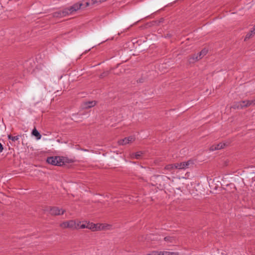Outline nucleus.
I'll return each mask as SVG.
<instances>
[{
    "label": "nucleus",
    "instance_id": "obj_2",
    "mask_svg": "<svg viewBox=\"0 0 255 255\" xmlns=\"http://www.w3.org/2000/svg\"><path fill=\"white\" fill-rule=\"evenodd\" d=\"M46 161L53 165L61 166L64 164L63 158L60 156H51L47 158Z\"/></svg>",
    "mask_w": 255,
    "mask_h": 255
},
{
    "label": "nucleus",
    "instance_id": "obj_7",
    "mask_svg": "<svg viewBox=\"0 0 255 255\" xmlns=\"http://www.w3.org/2000/svg\"><path fill=\"white\" fill-rule=\"evenodd\" d=\"M135 140V138L133 136H128V137H125L124 139H121L118 141V143L120 145H126L128 143H131L134 141Z\"/></svg>",
    "mask_w": 255,
    "mask_h": 255
},
{
    "label": "nucleus",
    "instance_id": "obj_24",
    "mask_svg": "<svg viewBox=\"0 0 255 255\" xmlns=\"http://www.w3.org/2000/svg\"><path fill=\"white\" fill-rule=\"evenodd\" d=\"M148 255H158V251H152L148 254Z\"/></svg>",
    "mask_w": 255,
    "mask_h": 255
},
{
    "label": "nucleus",
    "instance_id": "obj_13",
    "mask_svg": "<svg viewBox=\"0 0 255 255\" xmlns=\"http://www.w3.org/2000/svg\"><path fill=\"white\" fill-rule=\"evenodd\" d=\"M208 53V50L204 48L199 53H197L199 56V60L202 59L204 56H205Z\"/></svg>",
    "mask_w": 255,
    "mask_h": 255
},
{
    "label": "nucleus",
    "instance_id": "obj_16",
    "mask_svg": "<svg viewBox=\"0 0 255 255\" xmlns=\"http://www.w3.org/2000/svg\"><path fill=\"white\" fill-rule=\"evenodd\" d=\"M20 137V136L19 135H16V136H12V135L9 134L8 135V139L11 140L12 141H13V142H15V141L18 140L19 139Z\"/></svg>",
    "mask_w": 255,
    "mask_h": 255
},
{
    "label": "nucleus",
    "instance_id": "obj_10",
    "mask_svg": "<svg viewBox=\"0 0 255 255\" xmlns=\"http://www.w3.org/2000/svg\"><path fill=\"white\" fill-rule=\"evenodd\" d=\"M96 102L95 101H89L85 102L83 105H82V109H87L94 107L96 105Z\"/></svg>",
    "mask_w": 255,
    "mask_h": 255
},
{
    "label": "nucleus",
    "instance_id": "obj_22",
    "mask_svg": "<svg viewBox=\"0 0 255 255\" xmlns=\"http://www.w3.org/2000/svg\"><path fill=\"white\" fill-rule=\"evenodd\" d=\"M102 2L101 0H91V4H99Z\"/></svg>",
    "mask_w": 255,
    "mask_h": 255
},
{
    "label": "nucleus",
    "instance_id": "obj_29",
    "mask_svg": "<svg viewBox=\"0 0 255 255\" xmlns=\"http://www.w3.org/2000/svg\"><path fill=\"white\" fill-rule=\"evenodd\" d=\"M103 76H104V75L102 74L101 75V77H102Z\"/></svg>",
    "mask_w": 255,
    "mask_h": 255
},
{
    "label": "nucleus",
    "instance_id": "obj_26",
    "mask_svg": "<svg viewBox=\"0 0 255 255\" xmlns=\"http://www.w3.org/2000/svg\"><path fill=\"white\" fill-rule=\"evenodd\" d=\"M90 4H91V0L89 2H86V5L84 6V7L88 6Z\"/></svg>",
    "mask_w": 255,
    "mask_h": 255
},
{
    "label": "nucleus",
    "instance_id": "obj_14",
    "mask_svg": "<svg viewBox=\"0 0 255 255\" xmlns=\"http://www.w3.org/2000/svg\"><path fill=\"white\" fill-rule=\"evenodd\" d=\"M97 224H93V223H87V229H91L93 231H97Z\"/></svg>",
    "mask_w": 255,
    "mask_h": 255
},
{
    "label": "nucleus",
    "instance_id": "obj_27",
    "mask_svg": "<svg viewBox=\"0 0 255 255\" xmlns=\"http://www.w3.org/2000/svg\"><path fill=\"white\" fill-rule=\"evenodd\" d=\"M158 255H164V251H158Z\"/></svg>",
    "mask_w": 255,
    "mask_h": 255
},
{
    "label": "nucleus",
    "instance_id": "obj_17",
    "mask_svg": "<svg viewBox=\"0 0 255 255\" xmlns=\"http://www.w3.org/2000/svg\"><path fill=\"white\" fill-rule=\"evenodd\" d=\"M254 34H254V32L253 31V30H251L250 32H249L248 33H247V34L246 35V36L245 37L244 40L245 41L248 40L249 39L251 38Z\"/></svg>",
    "mask_w": 255,
    "mask_h": 255
},
{
    "label": "nucleus",
    "instance_id": "obj_3",
    "mask_svg": "<svg viewBox=\"0 0 255 255\" xmlns=\"http://www.w3.org/2000/svg\"><path fill=\"white\" fill-rule=\"evenodd\" d=\"M79 224H77L76 222L73 220H70L62 222L60 224V227L62 229L70 228L75 229L77 228Z\"/></svg>",
    "mask_w": 255,
    "mask_h": 255
},
{
    "label": "nucleus",
    "instance_id": "obj_20",
    "mask_svg": "<svg viewBox=\"0 0 255 255\" xmlns=\"http://www.w3.org/2000/svg\"><path fill=\"white\" fill-rule=\"evenodd\" d=\"M164 255H179V254L177 252L164 251Z\"/></svg>",
    "mask_w": 255,
    "mask_h": 255
},
{
    "label": "nucleus",
    "instance_id": "obj_1",
    "mask_svg": "<svg viewBox=\"0 0 255 255\" xmlns=\"http://www.w3.org/2000/svg\"><path fill=\"white\" fill-rule=\"evenodd\" d=\"M83 5V4L82 3H76L69 8H66L62 10H59L58 11L54 12L53 13V16L55 17H64L66 15L73 13L74 12L76 11L79 9Z\"/></svg>",
    "mask_w": 255,
    "mask_h": 255
},
{
    "label": "nucleus",
    "instance_id": "obj_12",
    "mask_svg": "<svg viewBox=\"0 0 255 255\" xmlns=\"http://www.w3.org/2000/svg\"><path fill=\"white\" fill-rule=\"evenodd\" d=\"M32 135L33 136H35L37 139H40L41 137V135L40 134V133L38 132V131L36 129V128H34L32 131Z\"/></svg>",
    "mask_w": 255,
    "mask_h": 255
},
{
    "label": "nucleus",
    "instance_id": "obj_11",
    "mask_svg": "<svg viewBox=\"0 0 255 255\" xmlns=\"http://www.w3.org/2000/svg\"><path fill=\"white\" fill-rule=\"evenodd\" d=\"M189 63H194L199 60V56L197 54H194L192 55L189 56L188 58Z\"/></svg>",
    "mask_w": 255,
    "mask_h": 255
},
{
    "label": "nucleus",
    "instance_id": "obj_9",
    "mask_svg": "<svg viewBox=\"0 0 255 255\" xmlns=\"http://www.w3.org/2000/svg\"><path fill=\"white\" fill-rule=\"evenodd\" d=\"M226 146L225 143H219L218 144H214L210 147V151H214L223 148Z\"/></svg>",
    "mask_w": 255,
    "mask_h": 255
},
{
    "label": "nucleus",
    "instance_id": "obj_6",
    "mask_svg": "<svg viewBox=\"0 0 255 255\" xmlns=\"http://www.w3.org/2000/svg\"><path fill=\"white\" fill-rule=\"evenodd\" d=\"M65 212V210L59 208L58 207H53L51 208L50 210V213L51 215L53 216H58L60 215H62Z\"/></svg>",
    "mask_w": 255,
    "mask_h": 255
},
{
    "label": "nucleus",
    "instance_id": "obj_28",
    "mask_svg": "<svg viewBox=\"0 0 255 255\" xmlns=\"http://www.w3.org/2000/svg\"><path fill=\"white\" fill-rule=\"evenodd\" d=\"M252 30L254 32V34H255V26H254L253 29Z\"/></svg>",
    "mask_w": 255,
    "mask_h": 255
},
{
    "label": "nucleus",
    "instance_id": "obj_5",
    "mask_svg": "<svg viewBox=\"0 0 255 255\" xmlns=\"http://www.w3.org/2000/svg\"><path fill=\"white\" fill-rule=\"evenodd\" d=\"M248 107H249L248 105V100H245L235 103L232 108L235 109H242Z\"/></svg>",
    "mask_w": 255,
    "mask_h": 255
},
{
    "label": "nucleus",
    "instance_id": "obj_23",
    "mask_svg": "<svg viewBox=\"0 0 255 255\" xmlns=\"http://www.w3.org/2000/svg\"><path fill=\"white\" fill-rule=\"evenodd\" d=\"M248 105L249 106L255 105V99L252 100H248Z\"/></svg>",
    "mask_w": 255,
    "mask_h": 255
},
{
    "label": "nucleus",
    "instance_id": "obj_18",
    "mask_svg": "<svg viewBox=\"0 0 255 255\" xmlns=\"http://www.w3.org/2000/svg\"><path fill=\"white\" fill-rule=\"evenodd\" d=\"M164 239L165 241L169 243H173L174 240V238L173 237H166Z\"/></svg>",
    "mask_w": 255,
    "mask_h": 255
},
{
    "label": "nucleus",
    "instance_id": "obj_21",
    "mask_svg": "<svg viewBox=\"0 0 255 255\" xmlns=\"http://www.w3.org/2000/svg\"><path fill=\"white\" fill-rule=\"evenodd\" d=\"M79 228V229H85L87 228V223L82 224L79 225V226H77V228Z\"/></svg>",
    "mask_w": 255,
    "mask_h": 255
},
{
    "label": "nucleus",
    "instance_id": "obj_19",
    "mask_svg": "<svg viewBox=\"0 0 255 255\" xmlns=\"http://www.w3.org/2000/svg\"><path fill=\"white\" fill-rule=\"evenodd\" d=\"M142 154V152L141 151H139L133 154L132 156H134V157L136 159H139Z\"/></svg>",
    "mask_w": 255,
    "mask_h": 255
},
{
    "label": "nucleus",
    "instance_id": "obj_25",
    "mask_svg": "<svg viewBox=\"0 0 255 255\" xmlns=\"http://www.w3.org/2000/svg\"><path fill=\"white\" fill-rule=\"evenodd\" d=\"M3 149V146L1 143H0V153L2 151Z\"/></svg>",
    "mask_w": 255,
    "mask_h": 255
},
{
    "label": "nucleus",
    "instance_id": "obj_15",
    "mask_svg": "<svg viewBox=\"0 0 255 255\" xmlns=\"http://www.w3.org/2000/svg\"><path fill=\"white\" fill-rule=\"evenodd\" d=\"M174 169H176L175 163L173 164H168L166 165L164 167V170H167L170 171H171L172 170Z\"/></svg>",
    "mask_w": 255,
    "mask_h": 255
},
{
    "label": "nucleus",
    "instance_id": "obj_4",
    "mask_svg": "<svg viewBox=\"0 0 255 255\" xmlns=\"http://www.w3.org/2000/svg\"><path fill=\"white\" fill-rule=\"evenodd\" d=\"M194 164V162L192 160H189L186 162H183L181 163H176L175 168L176 169H184L189 168L191 165Z\"/></svg>",
    "mask_w": 255,
    "mask_h": 255
},
{
    "label": "nucleus",
    "instance_id": "obj_8",
    "mask_svg": "<svg viewBox=\"0 0 255 255\" xmlns=\"http://www.w3.org/2000/svg\"><path fill=\"white\" fill-rule=\"evenodd\" d=\"M112 225L107 224H97V231L111 230Z\"/></svg>",
    "mask_w": 255,
    "mask_h": 255
}]
</instances>
